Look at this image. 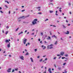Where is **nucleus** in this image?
Here are the masks:
<instances>
[{
    "label": "nucleus",
    "mask_w": 73,
    "mask_h": 73,
    "mask_svg": "<svg viewBox=\"0 0 73 73\" xmlns=\"http://www.w3.org/2000/svg\"><path fill=\"white\" fill-rule=\"evenodd\" d=\"M25 33H26V32H27V30H26L25 31Z\"/></svg>",
    "instance_id": "5fc2aeb1"
},
{
    "label": "nucleus",
    "mask_w": 73,
    "mask_h": 73,
    "mask_svg": "<svg viewBox=\"0 0 73 73\" xmlns=\"http://www.w3.org/2000/svg\"><path fill=\"white\" fill-rule=\"evenodd\" d=\"M66 64V63H65L63 64V65H65Z\"/></svg>",
    "instance_id": "473e14b6"
},
{
    "label": "nucleus",
    "mask_w": 73,
    "mask_h": 73,
    "mask_svg": "<svg viewBox=\"0 0 73 73\" xmlns=\"http://www.w3.org/2000/svg\"><path fill=\"white\" fill-rule=\"evenodd\" d=\"M19 29V28H17L16 30V31H18V29Z\"/></svg>",
    "instance_id": "bb28decb"
},
{
    "label": "nucleus",
    "mask_w": 73,
    "mask_h": 73,
    "mask_svg": "<svg viewBox=\"0 0 73 73\" xmlns=\"http://www.w3.org/2000/svg\"><path fill=\"white\" fill-rule=\"evenodd\" d=\"M22 8H24V6H22Z\"/></svg>",
    "instance_id": "69168bd1"
},
{
    "label": "nucleus",
    "mask_w": 73,
    "mask_h": 73,
    "mask_svg": "<svg viewBox=\"0 0 73 73\" xmlns=\"http://www.w3.org/2000/svg\"><path fill=\"white\" fill-rule=\"evenodd\" d=\"M42 61V59H41L39 61H40V62H41Z\"/></svg>",
    "instance_id": "5701e85b"
},
{
    "label": "nucleus",
    "mask_w": 73,
    "mask_h": 73,
    "mask_svg": "<svg viewBox=\"0 0 73 73\" xmlns=\"http://www.w3.org/2000/svg\"><path fill=\"white\" fill-rule=\"evenodd\" d=\"M50 13H52L53 12V11H50Z\"/></svg>",
    "instance_id": "dca6fc26"
},
{
    "label": "nucleus",
    "mask_w": 73,
    "mask_h": 73,
    "mask_svg": "<svg viewBox=\"0 0 73 73\" xmlns=\"http://www.w3.org/2000/svg\"><path fill=\"white\" fill-rule=\"evenodd\" d=\"M48 71L50 72V73H52V71H51V68H49L48 70Z\"/></svg>",
    "instance_id": "39448f33"
},
{
    "label": "nucleus",
    "mask_w": 73,
    "mask_h": 73,
    "mask_svg": "<svg viewBox=\"0 0 73 73\" xmlns=\"http://www.w3.org/2000/svg\"><path fill=\"white\" fill-rule=\"evenodd\" d=\"M53 36L54 37H55V38H57V36H56L54 35Z\"/></svg>",
    "instance_id": "412c9836"
},
{
    "label": "nucleus",
    "mask_w": 73,
    "mask_h": 73,
    "mask_svg": "<svg viewBox=\"0 0 73 73\" xmlns=\"http://www.w3.org/2000/svg\"><path fill=\"white\" fill-rule=\"evenodd\" d=\"M38 41H40V38L38 39Z\"/></svg>",
    "instance_id": "3c124183"
},
{
    "label": "nucleus",
    "mask_w": 73,
    "mask_h": 73,
    "mask_svg": "<svg viewBox=\"0 0 73 73\" xmlns=\"http://www.w3.org/2000/svg\"><path fill=\"white\" fill-rule=\"evenodd\" d=\"M65 73H67V71H66V70H65Z\"/></svg>",
    "instance_id": "58836bf2"
},
{
    "label": "nucleus",
    "mask_w": 73,
    "mask_h": 73,
    "mask_svg": "<svg viewBox=\"0 0 73 73\" xmlns=\"http://www.w3.org/2000/svg\"><path fill=\"white\" fill-rule=\"evenodd\" d=\"M7 71L8 72H11V70H7Z\"/></svg>",
    "instance_id": "c85d7f7f"
},
{
    "label": "nucleus",
    "mask_w": 73,
    "mask_h": 73,
    "mask_svg": "<svg viewBox=\"0 0 73 73\" xmlns=\"http://www.w3.org/2000/svg\"><path fill=\"white\" fill-rule=\"evenodd\" d=\"M23 17H24V16H23L21 17L18 18V19H21V18H23Z\"/></svg>",
    "instance_id": "ddd939ff"
},
{
    "label": "nucleus",
    "mask_w": 73,
    "mask_h": 73,
    "mask_svg": "<svg viewBox=\"0 0 73 73\" xmlns=\"http://www.w3.org/2000/svg\"><path fill=\"white\" fill-rule=\"evenodd\" d=\"M65 56H66V57H68V54H66V55H65Z\"/></svg>",
    "instance_id": "e433bc0d"
},
{
    "label": "nucleus",
    "mask_w": 73,
    "mask_h": 73,
    "mask_svg": "<svg viewBox=\"0 0 73 73\" xmlns=\"http://www.w3.org/2000/svg\"><path fill=\"white\" fill-rule=\"evenodd\" d=\"M0 9H2V8L1 7H0Z\"/></svg>",
    "instance_id": "0e129e2a"
},
{
    "label": "nucleus",
    "mask_w": 73,
    "mask_h": 73,
    "mask_svg": "<svg viewBox=\"0 0 73 73\" xmlns=\"http://www.w3.org/2000/svg\"><path fill=\"white\" fill-rule=\"evenodd\" d=\"M21 21V20H18L19 22H20V21Z\"/></svg>",
    "instance_id": "37998d69"
},
{
    "label": "nucleus",
    "mask_w": 73,
    "mask_h": 73,
    "mask_svg": "<svg viewBox=\"0 0 73 73\" xmlns=\"http://www.w3.org/2000/svg\"><path fill=\"white\" fill-rule=\"evenodd\" d=\"M6 28H7V29H8V28H9V26H7L6 27Z\"/></svg>",
    "instance_id": "4c0bfd02"
},
{
    "label": "nucleus",
    "mask_w": 73,
    "mask_h": 73,
    "mask_svg": "<svg viewBox=\"0 0 73 73\" xmlns=\"http://www.w3.org/2000/svg\"><path fill=\"white\" fill-rule=\"evenodd\" d=\"M24 56H21L20 57V58L21 59V60H24Z\"/></svg>",
    "instance_id": "20e7f679"
},
{
    "label": "nucleus",
    "mask_w": 73,
    "mask_h": 73,
    "mask_svg": "<svg viewBox=\"0 0 73 73\" xmlns=\"http://www.w3.org/2000/svg\"><path fill=\"white\" fill-rule=\"evenodd\" d=\"M18 70V68H17V69H15V70L16 71H17V70Z\"/></svg>",
    "instance_id": "a878e982"
},
{
    "label": "nucleus",
    "mask_w": 73,
    "mask_h": 73,
    "mask_svg": "<svg viewBox=\"0 0 73 73\" xmlns=\"http://www.w3.org/2000/svg\"><path fill=\"white\" fill-rule=\"evenodd\" d=\"M7 46L8 48H10V42H9V44L7 45Z\"/></svg>",
    "instance_id": "0eeeda50"
},
{
    "label": "nucleus",
    "mask_w": 73,
    "mask_h": 73,
    "mask_svg": "<svg viewBox=\"0 0 73 73\" xmlns=\"http://www.w3.org/2000/svg\"><path fill=\"white\" fill-rule=\"evenodd\" d=\"M29 54V53L28 52H27L26 54H25V56H27V55H28Z\"/></svg>",
    "instance_id": "6ab92c4d"
},
{
    "label": "nucleus",
    "mask_w": 73,
    "mask_h": 73,
    "mask_svg": "<svg viewBox=\"0 0 73 73\" xmlns=\"http://www.w3.org/2000/svg\"><path fill=\"white\" fill-rule=\"evenodd\" d=\"M45 48H46V46H44V48H43V50H44V49H45Z\"/></svg>",
    "instance_id": "cd10ccee"
},
{
    "label": "nucleus",
    "mask_w": 73,
    "mask_h": 73,
    "mask_svg": "<svg viewBox=\"0 0 73 73\" xmlns=\"http://www.w3.org/2000/svg\"><path fill=\"white\" fill-rule=\"evenodd\" d=\"M35 52H36V51H37V49H35Z\"/></svg>",
    "instance_id": "8fccbe9b"
},
{
    "label": "nucleus",
    "mask_w": 73,
    "mask_h": 73,
    "mask_svg": "<svg viewBox=\"0 0 73 73\" xmlns=\"http://www.w3.org/2000/svg\"><path fill=\"white\" fill-rule=\"evenodd\" d=\"M53 1V0H51L50 1V2H52Z\"/></svg>",
    "instance_id": "864d4df0"
},
{
    "label": "nucleus",
    "mask_w": 73,
    "mask_h": 73,
    "mask_svg": "<svg viewBox=\"0 0 73 73\" xmlns=\"http://www.w3.org/2000/svg\"><path fill=\"white\" fill-rule=\"evenodd\" d=\"M29 15H27V16L25 17H29Z\"/></svg>",
    "instance_id": "79ce46f5"
},
{
    "label": "nucleus",
    "mask_w": 73,
    "mask_h": 73,
    "mask_svg": "<svg viewBox=\"0 0 73 73\" xmlns=\"http://www.w3.org/2000/svg\"><path fill=\"white\" fill-rule=\"evenodd\" d=\"M9 57H11V55H9Z\"/></svg>",
    "instance_id": "13d9d810"
},
{
    "label": "nucleus",
    "mask_w": 73,
    "mask_h": 73,
    "mask_svg": "<svg viewBox=\"0 0 73 73\" xmlns=\"http://www.w3.org/2000/svg\"><path fill=\"white\" fill-rule=\"evenodd\" d=\"M8 31H6V33H5V34L6 35H7V34H8Z\"/></svg>",
    "instance_id": "2eb2a0df"
},
{
    "label": "nucleus",
    "mask_w": 73,
    "mask_h": 73,
    "mask_svg": "<svg viewBox=\"0 0 73 73\" xmlns=\"http://www.w3.org/2000/svg\"><path fill=\"white\" fill-rule=\"evenodd\" d=\"M47 20H48V19H46V20H45V21H47Z\"/></svg>",
    "instance_id": "2f4dec72"
},
{
    "label": "nucleus",
    "mask_w": 73,
    "mask_h": 73,
    "mask_svg": "<svg viewBox=\"0 0 73 73\" xmlns=\"http://www.w3.org/2000/svg\"><path fill=\"white\" fill-rule=\"evenodd\" d=\"M55 15H56V16H58V15L57 14V13H56L55 14Z\"/></svg>",
    "instance_id": "052dcab7"
},
{
    "label": "nucleus",
    "mask_w": 73,
    "mask_h": 73,
    "mask_svg": "<svg viewBox=\"0 0 73 73\" xmlns=\"http://www.w3.org/2000/svg\"><path fill=\"white\" fill-rule=\"evenodd\" d=\"M10 13H11V11H9V14H10Z\"/></svg>",
    "instance_id": "49530a36"
},
{
    "label": "nucleus",
    "mask_w": 73,
    "mask_h": 73,
    "mask_svg": "<svg viewBox=\"0 0 73 73\" xmlns=\"http://www.w3.org/2000/svg\"><path fill=\"white\" fill-rule=\"evenodd\" d=\"M25 11V10H23L22 11V12H24V11Z\"/></svg>",
    "instance_id": "a19ab883"
},
{
    "label": "nucleus",
    "mask_w": 73,
    "mask_h": 73,
    "mask_svg": "<svg viewBox=\"0 0 73 73\" xmlns=\"http://www.w3.org/2000/svg\"><path fill=\"white\" fill-rule=\"evenodd\" d=\"M41 8V7H36V9H40Z\"/></svg>",
    "instance_id": "a211bd4d"
},
{
    "label": "nucleus",
    "mask_w": 73,
    "mask_h": 73,
    "mask_svg": "<svg viewBox=\"0 0 73 73\" xmlns=\"http://www.w3.org/2000/svg\"><path fill=\"white\" fill-rule=\"evenodd\" d=\"M30 59L31 61V62H33V58H30Z\"/></svg>",
    "instance_id": "1a4fd4ad"
},
{
    "label": "nucleus",
    "mask_w": 73,
    "mask_h": 73,
    "mask_svg": "<svg viewBox=\"0 0 73 73\" xmlns=\"http://www.w3.org/2000/svg\"><path fill=\"white\" fill-rule=\"evenodd\" d=\"M56 57H54V60H56Z\"/></svg>",
    "instance_id": "7c9ffc66"
},
{
    "label": "nucleus",
    "mask_w": 73,
    "mask_h": 73,
    "mask_svg": "<svg viewBox=\"0 0 73 73\" xmlns=\"http://www.w3.org/2000/svg\"><path fill=\"white\" fill-rule=\"evenodd\" d=\"M42 40H41L40 42V43L41 44H42Z\"/></svg>",
    "instance_id": "72a5a7b5"
},
{
    "label": "nucleus",
    "mask_w": 73,
    "mask_h": 73,
    "mask_svg": "<svg viewBox=\"0 0 73 73\" xmlns=\"http://www.w3.org/2000/svg\"><path fill=\"white\" fill-rule=\"evenodd\" d=\"M37 21V19H35L32 22V23L33 25H35V24H37L36 21Z\"/></svg>",
    "instance_id": "f257e3e1"
},
{
    "label": "nucleus",
    "mask_w": 73,
    "mask_h": 73,
    "mask_svg": "<svg viewBox=\"0 0 73 73\" xmlns=\"http://www.w3.org/2000/svg\"><path fill=\"white\" fill-rule=\"evenodd\" d=\"M63 27H64V28H66V27H65V26L64 25H63Z\"/></svg>",
    "instance_id": "393cba45"
},
{
    "label": "nucleus",
    "mask_w": 73,
    "mask_h": 73,
    "mask_svg": "<svg viewBox=\"0 0 73 73\" xmlns=\"http://www.w3.org/2000/svg\"><path fill=\"white\" fill-rule=\"evenodd\" d=\"M5 7L6 8H8V6H7V5H5Z\"/></svg>",
    "instance_id": "b1692460"
},
{
    "label": "nucleus",
    "mask_w": 73,
    "mask_h": 73,
    "mask_svg": "<svg viewBox=\"0 0 73 73\" xmlns=\"http://www.w3.org/2000/svg\"><path fill=\"white\" fill-rule=\"evenodd\" d=\"M44 73H46V71H45L44 72H43Z\"/></svg>",
    "instance_id": "4d7b16f0"
},
{
    "label": "nucleus",
    "mask_w": 73,
    "mask_h": 73,
    "mask_svg": "<svg viewBox=\"0 0 73 73\" xmlns=\"http://www.w3.org/2000/svg\"><path fill=\"white\" fill-rule=\"evenodd\" d=\"M37 58H40V56H37Z\"/></svg>",
    "instance_id": "e2e57ef3"
},
{
    "label": "nucleus",
    "mask_w": 73,
    "mask_h": 73,
    "mask_svg": "<svg viewBox=\"0 0 73 73\" xmlns=\"http://www.w3.org/2000/svg\"><path fill=\"white\" fill-rule=\"evenodd\" d=\"M27 39H25L23 41V43L24 44H26V42H27Z\"/></svg>",
    "instance_id": "7ed1b4c3"
},
{
    "label": "nucleus",
    "mask_w": 73,
    "mask_h": 73,
    "mask_svg": "<svg viewBox=\"0 0 73 73\" xmlns=\"http://www.w3.org/2000/svg\"><path fill=\"white\" fill-rule=\"evenodd\" d=\"M0 12H1V13H3V12H2L1 11H0Z\"/></svg>",
    "instance_id": "de8ad7c7"
},
{
    "label": "nucleus",
    "mask_w": 73,
    "mask_h": 73,
    "mask_svg": "<svg viewBox=\"0 0 73 73\" xmlns=\"http://www.w3.org/2000/svg\"><path fill=\"white\" fill-rule=\"evenodd\" d=\"M53 27H56V26L55 25H53Z\"/></svg>",
    "instance_id": "603ef678"
},
{
    "label": "nucleus",
    "mask_w": 73,
    "mask_h": 73,
    "mask_svg": "<svg viewBox=\"0 0 73 73\" xmlns=\"http://www.w3.org/2000/svg\"><path fill=\"white\" fill-rule=\"evenodd\" d=\"M38 13V14H40V15L42 14V13H41V12Z\"/></svg>",
    "instance_id": "4be33fe9"
},
{
    "label": "nucleus",
    "mask_w": 73,
    "mask_h": 73,
    "mask_svg": "<svg viewBox=\"0 0 73 73\" xmlns=\"http://www.w3.org/2000/svg\"><path fill=\"white\" fill-rule=\"evenodd\" d=\"M6 42H9V40L8 39H7L5 40Z\"/></svg>",
    "instance_id": "9d476101"
},
{
    "label": "nucleus",
    "mask_w": 73,
    "mask_h": 73,
    "mask_svg": "<svg viewBox=\"0 0 73 73\" xmlns=\"http://www.w3.org/2000/svg\"><path fill=\"white\" fill-rule=\"evenodd\" d=\"M67 33H65L67 35H69V31H67Z\"/></svg>",
    "instance_id": "6e6552de"
},
{
    "label": "nucleus",
    "mask_w": 73,
    "mask_h": 73,
    "mask_svg": "<svg viewBox=\"0 0 73 73\" xmlns=\"http://www.w3.org/2000/svg\"><path fill=\"white\" fill-rule=\"evenodd\" d=\"M15 72V70L13 69V70L12 71V72Z\"/></svg>",
    "instance_id": "c756f323"
},
{
    "label": "nucleus",
    "mask_w": 73,
    "mask_h": 73,
    "mask_svg": "<svg viewBox=\"0 0 73 73\" xmlns=\"http://www.w3.org/2000/svg\"><path fill=\"white\" fill-rule=\"evenodd\" d=\"M64 52H61L60 53V55H62V56L64 55Z\"/></svg>",
    "instance_id": "423d86ee"
},
{
    "label": "nucleus",
    "mask_w": 73,
    "mask_h": 73,
    "mask_svg": "<svg viewBox=\"0 0 73 73\" xmlns=\"http://www.w3.org/2000/svg\"><path fill=\"white\" fill-rule=\"evenodd\" d=\"M54 66L56 68V64H54Z\"/></svg>",
    "instance_id": "c9c22d12"
},
{
    "label": "nucleus",
    "mask_w": 73,
    "mask_h": 73,
    "mask_svg": "<svg viewBox=\"0 0 73 73\" xmlns=\"http://www.w3.org/2000/svg\"><path fill=\"white\" fill-rule=\"evenodd\" d=\"M47 39H48V40H50V36H48V38H47Z\"/></svg>",
    "instance_id": "f8f14e48"
},
{
    "label": "nucleus",
    "mask_w": 73,
    "mask_h": 73,
    "mask_svg": "<svg viewBox=\"0 0 73 73\" xmlns=\"http://www.w3.org/2000/svg\"><path fill=\"white\" fill-rule=\"evenodd\" d=\"M53 45L52 44H51L50 45H48L47 46V48L48 49H50V46H52Z\"/></svg>",
    "instance_id": "f03ea898"
},
{
    "label": "nucleus",
    "mask_w": 73,
    "mask_h": 73,
    "mask_svg": "<svg viewBox=\"0 0 73 73\" xmlns=\"http://www.w3.org/2000/svg\"><path fill=\"white\" fill-rule=\"evenodd\" d=\"M57 56H60V54H57Z\"/></svg>",
    "instance_id": "6e6d98bb"
},
{
    "label": "nucleus",
    "mask_w": 73,
    "mask_h": 73,
    "mask_svg": "<svg viewBox=\"0 0 73 73\" xmlns=\"http://www.w3.org/2000/svg\"><path fill=\"white\" fill-rule=\"evenodd\" d=\"M68 5H71V4H70V3H68Z\"/></svg>",
    "instance_id": "09e8293b"
},
{
    "label": "nucleus",
    "mask_w": 73,
    "mask_h": 73,
    "mask_svg": "<svg viewBox=\"0 0 73 73\" xmlns=\"http://www.w3.org/2000/svg\"><path fill=\"white\" fill-rule=\"evenodd\" d=\"M53 48V47L52 46H50V49H52Z\"/></svg>",
    "instance_id": "f3484780"
},
{
    "label": "nucleus",
    "mask_w": 73,
    "mask_h": 73,
    "mask_svg": "<svg viewBox=\"0 0 73 73\" xmlns=\"http://www.w3.org/2000/svg\"><path fill=\"white\" fill-rule=\"evenodd\" d=\"M44 47V45H42V48H43Z\"/></svg>",
    "instance_id": "680f3d73"
},
{
    "label": "nucleus",
    "mask_w": 73,
    "mask_h": 73,
    "mask_svg": "<svg viewBox=\"0 0 73 73\" xmlns=\"http://www.w3.org/2000/svg\"><path fill=\"white\" fill-rule=\"evenodd\" d=\"M41 36H42V35H43V33H41Z\"/></svg>",
    "instance_id": "a18cd8bd"
},
{
    "label": "nucleus",
    "mask_w": 73,
    "mask_h": 73,
    "mask_svg": "<svg viewBox=\"0 0 73 73\" xmlns=\"http://www.w3.org/2000/svg\"><path fill=\"white\" fill-rule=\"evenodd\" d=\"M19 73H21V71H19Z\"/></svg>",
    "instance_id": "338daca9"
},
{
    "label": "nucleus",
    "mask_w": 73,
    "mask_h": 73,
    "mask_svg": "<svg viewBox=\"0 0 73 73\" xmlns=\"http://www.w3.org/2000/svg\"><path fill=\"white\" fill-rule=\"evenodd\" d=\"M23 33V31H22L21 32V33H19V35H20V34H21V33Z\"/></svg>",
    "instance_id": "aec40b11"
},
{
    "label": "nucleus",
    "mask_w": 73,
    "mask_h": 73,
    "mask_svg": "<svg viewBox=\"0 0 73 73\" xmlns=\"http://www.w3.org/2000/svg\"><path fill=\"white\" fill-rule=\"evenodd\" d=\"M66 23H68V20H66Z\"/></svg>",
    "instance_id": "bf43d9fd"
},
{
    "label": "nucleus",
    "mask_w": 73,
    "mask_h": 73,
    "mask_svg": "<svg viewBox=\"0 0 73 73\" xmlns=\"http://www.w3.org/2000/svg\"><path fill=\"white\" fill-rule=\"evenodd\" d=\"M58 69L59 70H61V68H58Z\"/></svg>",
    "instance_id": "4468645a"
},
{
    "label": "nucleus",
    "mask_w": 73,
    "mask_h": 73,
    "mask_svg": "<svg viewBox=\"0 0 73 73\" xmlns=\"http://www.w3.org/2000/svg\"><path fill=\"white\" fill-rule=\"evenodd\" d=\"M44 60H45V61H46V60H48V59L46 58Z\"/></svg>",
    "instance_id": "f704fd0d"
},
{
    "label": "nucleus",
    "mask_w": 73,
    "mask_h": 73,
    "mask_svg": "<svg viewBox=\"0 0 73 73\" xmlns=\"http://www.w3.org/2000/svg\"><path fill=\"white\" fill-rule=\"evenodd\" d=\"M59 11L60 12H62V11H61V9H59Z\"/></svg>",
    "instance_id": "ea45409f"
},
{
    "label": "nucleus",
    "mask_w": 73,
    "mask_h": 73,
    "mask_svg": "<svg viewBox=\"0 0 73 73\" xmlns=\"http://www.w3.org/2000/svg\"><path fill=\"white\" fill-rule=\"evenodd\" d=\"M57 43H58V42H57V41H56L55 42L54 44L55 45H57Z\"/></svg>",
    "instance_id": "9b49d317"
},
{
    "label": "nucleus",
    "mask_w": 73,
    "mask_h": 73,
    "mask_svg": "<svg viewBox=\"0 0 73 73\" xmlns=\"http://www.w3.org/2000/svg\"><path fill=\"white\" fill-rule=\"evenodd\" d=\"M23 23H26V22H25V21L23 22Z\"/></svg>",
    "instance_id": "774afa93"
},
{
    "label": "nucleus",
    "mask_w": 73,
    "mask_h": 73,
    "mask_svg": "<svg viewBox=\"0 0 73 73\" xmlns=\"http://www.w3.org/2000/svg\"><path fill=\"white\" fill-rule=\"evenodd\" d=\"M65 58V57H62V59H64V58Z\"/></svg>",
    "instance_id": "c03bdc74"
}]
</instances>
